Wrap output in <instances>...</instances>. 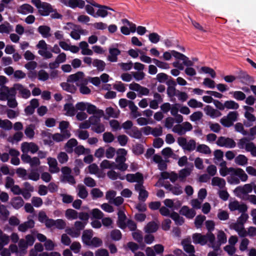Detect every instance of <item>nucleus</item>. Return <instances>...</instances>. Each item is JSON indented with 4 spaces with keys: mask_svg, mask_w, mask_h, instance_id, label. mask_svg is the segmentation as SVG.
<instances>
[{
    "mask_svg": "<svg viewBox=\"0 0 256 256\" xmlns=\"http://www.w3.org/2000/svg\"><path fill=\"white\" fill-rule=\"evenodd\" d=\"M246 151L250 152L253 157H256V146L253 142H250L246 146Z\"/></svg>",
    "mask_w": 256,
    "mask_h": 256,
    "instance_id": "338daca9",
    "label": "nucleus"
},
{
    "mask_svg": "<svg viewBox=\"0 0 256 256\" xmlns=\"http://www.w3.org/2000/svg\"><path fill=\"white\" fill-rule=\"evenodd\" d=\"M70 82H62L60 86L62 88L70 93H74L76 90V88L75 86L72 84H70Z\"/></svg>",
    "mask_w": 256,
    "mask_h": 256,
    "instance_id": "de8ad7c7",
    "label": "nucleus"
},
{
    "mask_svg": "<svg viewBox=\"0 0 256 256\" xmlns=\"http://www.w3.org/2000/svg\"><path fill=\"white\" fill-rule=\"evenodd\" d=\"M206 220V216L202 215H198L196 216L194 220V224L197 228H200L202 227V224Z\"/></svg>",
    "mask_w": 256,
    "mask_h": 256,
    "instance_id": "0e129e2a",
    "label": "nucleus"
},
{
    "mask_svg": "<svg viewBox=\"0 0 256 256\" xmlns=\"http://www.w3.org/2000/svg\"><path fill=\"white\" fill-rule=\"evenodd\" d=\"M196 152L205 154H209L211 153V150L209 146L204 144H199L196 147Z\"/></svg>",
    "mask_w": 256,
    "mask_h": 256,
    "instance_id": "49530a36",
    "label": "nucleus"
},
{
    "mask_svg": "<svg viewBox=\"0 0 256 256\" xmlns=\"http://www.w3.org/2000/svg\"><path fill=\"white\" fill-rule=\"evenodd\" d=\"M158 226L154 222H150L147 224L144 228V231L148 234L156 232L158 229Z\"/></svg>",
    "mask_w": 256,
    "mask_h": 256,
    "instance_id": "f704fd0d",
    "label": "nucleus"
},
{
    "mask_svg": "<svg viewBox=\"0 0 256 256\" xmlns=\"http://www.w3.org/2000/svg\"><path fill=\"white\" fill-rule=\"evenodd\" d=\"M85 30L80 28L78 26L75 29H74L72 31L70 32V36L73 39L75 40H78L80 38V34H84Z\"/></svg>",
    "mask_w": 256,
    "mask_h": 256,
    "instance_id": "72a5a7b5",
    "label": "nucleus"
},
{
    "mask_svg": "<svg viewBox=\"0 0 256 256\" xmlns=\"http://www.w3.org/2000/svg\"><path fill=\"white\" fill-rule=\"evenodd\" d=\"M10 204L14 208L18 209L23 206L24 201L20 196H16L11 199Z\"/></svg>",
    "mask_w": 256,
    "mask_h": 256,
    "instance_id": "473e14b6",
    "label": "nucleus"
},
{
    "mask_svg": "<svg viewBox=\"0 0 256 256\" xmlns=\"http://www.w3.org/2000/svg\"><path fill=\"white\" fill-rule=\"evenodd\" d=\"M74 152L78 155H82L84 154H88L90 153V150L89 148H85L82 145L76 146L74 148Z\"/></svg>",
    "mask_w": 256,
    "mask_h": 256,
    "instance_id": "09e8293b",
    "label": "nucleus"
},
{
    "mask_svg": "<svg viewBox=\"0 0 256 256\" xmlns=\"http://www.w3.org/2000/svg\"><path fill=\"white\" fill-rule=\"evenodd\" d=\"M98 8L99 9L96 13L97 16L104 18L108 14V10H114L112 8L104 6H100V7Z\"/></svg>",
    "mask_w": 256,
    "mask_h": 256,
    "instance_id": "4c0bfd02",
    "label": "nucleus"
},
{
    "mask_svg": "<svg viewBox=\"0 0 256 256\" xmlns=\"http://www.w3.org/2000/svg\"><path fill=\"white\" fill-rule=\"evenodd\" d=\"M216 144L220 147L228 148H232L236 146V142L232 138L223 136L218 138Z\"/></svg>",
    "mask_w": 256,
    "mask_h": 256,
    "instance_id": "9d476101",
    "label": "nucleus"
},
{
    "mask_svg": "<svg viewBox=\"0 0 256 256\" xmlns=\"http://www.w3.org/2000/svg\"><path fill=\"white\" fill-rule=\"evenodd\" d=\"M212 185L214 186H217L220 189H222L226 186V181L224 178L215 176L212 180Z\"/></svg>",
    "mask_w": 256,
    "mask_h": 256,
    "instance_id": "c9c22d12",
    "label": "nucleus"
},
{
    "mask_svg": "<svg viewBox=\"0 0 256 256\" xmlns=\"http://www.w3.org/2000/svg\"><path fill=\"white\" fill-rule=\"evenodd\" d=\"M65 216L68 220H76L78 218V212L73 209L69 208L66 210Z\"/></svg>",
    "mask_w": 256,
    "mask_h": 256,
    "instance_id": "37998d69",
    "label": "nucleus"
},
{
    "mask_svg": "<svg viewBox=\"0 0 256 256\" xmlns=\"http://www.w3.org/2000/svg\"><path fill=\"white\" fill-rule=\"evenodd\" d=\"M71 136L70 132L68 130H64L62 134L56 133L52 135V139L56 142H60L63 141L66 138H69Z\"/></svg>",
    "mask_w": 256,
    "mask_h": 256,
    "instance_id": "4be33fe9",
    "label": "nucleus"
},
{
    "mask_svg": "<svg viewBox=\"0 0 256 256\" xmlns=\"http://www.w3.org/2000/svg\"><path fill=\"white\" fill-rule=\"evenodd\" d=\"M126 178L130 182H136L138 184H142L144 181L143 176L140 172H136L134 174H128Z\"/></svg>",
    "mask_w": 256,
    "mask_h": 256,
    "instance_id": "a211bd4d",
    "label": "nucleus"
},
{
    "mask_svg": "<svg viewBox=\"0 0 256 256\" xmlns=\"http://www.w3.org/2000/svg\"><path fill=\"white\" fill-rule=\"evenodd\" d=\"M34 226V222L32 220H29L19 225L18 230L22 232L26 231L28 229L32 228Z\"/></svg>",
    "mask_w": 256,
    "mask_h": 256,
    "instance_id": "2f4dec72",
    "label": "nucleus"
},
{
    "mask_svg": "<svg viewBox=\"0 0 256 256\" xmlns=\"http://www.w3.org/2000/svg\"><path fill=\"white\" fill-rule=\"evenodd\" d=\"M177 142L184 150L192 152L196 148V142L193 139L187 140L186 138L181 137L178 138Z\"/></svg>",
    "mask_w": 256,
    "mask_h": 256,
    "instance_id": "6e6552de",
    "label": "nucleus"
},
{
    "mask_svg": "<svg viewBox=\"0 0 256 256\" xmlns=\"http://www.w3.org/2000/svg\"><path fill=\"white\" fill-rule=\"evenodd\" d=\"M204 110L206 115L213 119L218 118L222 115V114L220 111L214 108L210 105L206 106L204 108Z\"/></svg>",
    "mask_w": 256,
    "mask_h": 256,
    "instance_id": "dca6fc26",
    "label": "nucleus"
},
{
    "mask_svg": "<svg viewBox=\"0 0 256 256\" xmlns=\"http://www.w3.org/2000/svg\"><path fill=\"white\" fill-rule=\"evenodd\" d=\"M228 170L230 176H238L242 182H245L248 180V176L242 168L230 167L228 168Z\"/></svg>",
    "mask_w": 256,
    "mask_h": 256,
    "instance_id": "ddd939ff",
    "label": "nucleus"
},
{
    "mask_svg": "<svg viewBox=\"0 0 256 256\" xmlns=\"http://www.w3.org/2000/svg\"><path fill=\"white\" fill-rule=\"evenodd\" d=\"M65 231L68 234H69L72 238H78L80 234V232L74 228H67L66 229Z\"/></svg>",
    "mask_w": 256,
    "mask_h": 256,
    "instance_id": "680f3d73",
    "label": "nucleus"
},
{
    "mask_svg": "<svg viewBox=\"0 0 256 256\" xmlns=\"http://www.w3.org/2000/svg\"><path fill=\"white\" fill-rule=\"evenodd\" d=\"M126 133L131 137L140 138L142 136V133L136 126L132 127L130 130L126 131Z\"/></svg>",
    "mask_w": 256,
    "mask_h": 256,
    "instance_id": "a18cd8bd",
    "label": "nucleus"
},
{
    "mask_svg": "<svg viewBox=\"0 0 256 256\" xmlns=\"http://www.w3.org/2000/svg\"><path fill=\"white\" fill-rule=\"evenodd\" d=\"M78 142L75 138L69 140L64 145V149L68 153H72L74 152V148L76 146Z\"/></svg>",
    "mask_w": 256,
    "mask_h": 256,
    "instance_id": "cd10ccee",
    "label": "nucleus"
},
{
    "mask_svg": "<svg viewBox=\"0 0 256 256\" xmlns=\"http://www.w3.org/2000/svg\"><path fill=\"white\" fill-rule=\"evenodd\" d=\"M253 190V188L250 184H245L243 186H238L234 190V195L240 199L246 201L250 196L249 194Z\"/></svg>",
    "mask_w": 256,
    "mask_h": 256,
    "instance_id": "7ed1b4c3",
    "label": "nucleus"
},
{
    "mask_svg": "<svg viewBox=\"0 0 256 256\" xmlns=\"http://www.w3.org/2000/svg\"><path fill=\"white\" fill-rule=\"evenodd\" d=\"M93 66L98 70L103 71L106 66V63L102 60L95 59L93 60Z\"/></svg>",
    "mask_w": 256,
    "mask_h": 256,
    "instance_id": "4d7b16f0",
    "label": "nucleus"
},
{
    "mask_svg": "<svg viewBox=\"0 0 256 256\" xmlns=\"http://www.w3.org/2000/svg\"><path fill=\"white\" fill-rule=\"evenodd\" d=\"M36 126L34 124H30L26 126L24 130V134L26 136L30 139H32L35 134L34 130Z\"/></svg>",
    "mask_w": 256,
    "mask_h": 256,
    "instance_id": "ea45409f",
    "label": "nucleus"
},
{
    "mask_svg": "<svg viewBox=\"0 0 256 256\" xmlns=\"http://www.w3.org/2000/svg\"><path fill=\"white\" fill-rule=\"evenodd\" d=\"M153 161L158 164V166L160 170H164L166 168V162L164 160L162 157L158 154H155L152 157Z\"/></svg>",
    "mask_w": 256,
    "mask_h": 256,
    "instance_id": "b1692460",
    "label": "nucleus"
},
{
    "mask_svg": "<svg viewBox=\"0 0 256 256\" xmlns=\"http://www.w3.org/2000/svg\"><path fill=\"white\" fill-rule=\"evenodd\" d=\"M132 236L133 238L138 242L140 244L142 242L143 236L142 235V232L140 230H136L132 233Z\"/></svg>",
    "mask_w": 256,
    "mask_h": 256,
    "instance_id": "e2e57ef3",
    "label": "nucleus"
},
{
    "mask_svg": "<svg viewBox=\"0 0 256 256\" xmlns=\"http://www.w3.org/2000/svg\"><path fill=\"white\" fill-rule=\"evenodd\" d=\"M93 233L92 230H86L83 232L82 239L84 244L88 246L92 238Z\"/></svg>",
    "mask_w": 256,
    "mask_h": 256,
    "instance_id": "c85d7f7f",
    "label": "nucleus"
},
{
    "mask_svg": "<svg viewBox=\"0 0 256 256\" xmlns=\"http://www.w3.org/2000/svg\"><path fill=\"white\" fill-rule=\"evenodd\" d=\"M193 168L194 164L192 163L188 164L186 167L181 170L179 172L178 174H177V180L178 179L182 182H184L185 178L190 174Z\"/></svg>",
    "mask_w": 256,
    "mask_h": 256,
    "instance_id": "2eb2a0df",
    "label": "nucleus"
},
{
    "mask_svg": "<svg viewBox=\"0 0 256 256\" xmlns=\"http://www.w3.org/2000/svg\"><path fill=\"white\" fill-rule=\"evenodd\" d=\"M0 100H7L8 106L11 108H15L18 106L16 94L12 92L8 86H4V91L0 92Z\"/></svg>",
    "mask_w": 256,
    "mask_h": 256,
    "instance_id": "f03ea898",
    "label": "nucleus"
},
{
    "mask_svg": "<svg viewBox=\"0 0 256 256\" xmlns=\"http://www.w3.org/2000/svg\"><path fill=\"white\" fill-rule=\"evenodd\" d=\"M227 240L226 234L222 230L218 231L217 234V240L212 233L209 234L208 246L211 247L215 251H218L222 244L226 243Z\"/></svg>",
    "mask_w": 256,
    "mask_h": 256,
    "instance_id": "f257e3e1",
    "label": "nucleus"
},
{
    "mask_svg": "<svg viewBox=\"0 0 256 256\" xmlns=\"http://www.w3.org/2000/svg\"><path fill=\"white\" fill-rule=\"evenodd\" d=\"M67 81L70 82H76L78 86L82 84L88 83V80L84 77V74L82 72H78L69 76Z\"/></svg>",
    "mask_w": 256,
    "mask_h": 256,
    "instance_id": "1a4fd4ad",
    "label": "nucleus"
},
{
    "mask_svg": "<svg viewBox=\"0 0 256 256\" xmlns=\"http://www.w3.org/2000/svg\"><path fill=\"white\" fill-rule=\"evenodd\" d=\"M32 3L38 9L40 15L46 16L51 12L52 8L50 4L42 2L40 0H32Z\"/></svg>",
    "mask_w": 256,
    "mask_h": 256,
    "instance_id": "423d86ee",
    "label": "nucleus"
},
{
    "mask_svg": "<svg viewBox=\"0 0 256 256\" xmlns=\"http://www.w3.org/2000/svg\"><path fill=\"white\" fill-rule=\"evenodd\" d=\"M106 112L108 118L105 117V119L108 120L109 118H118L120 115V110H114L112 107H108L106 108Z\"/></svg>",
    "mask_w": 256,
    "mask_h": 256,
    "instance_id": "e433bc0d",
    "label": "nucleus"
},
{
    "mask_svg": "<svg viewBox=\"0 0 256 256\" xmlns=\"http://www.w3.org/2000/svg\"><path fill=\"white\" fill-rule=\"evenodd\" d=\"M21 150L23 154H28V152L35 154L38 150V146L32 142H24L21 144Z\"/></svg>",
    "mask_w": 256,
    "mask_h": 256,
    "instance_id": "9b49d317",
    "label": "nucleus"
},
{
    "mask_svg": "<svg viewBox=\"0 0 256 256\" xmlns=\"http://www.w3.org/2000/svg\"><path fill=\"white\" fill-rule=\"evenodd\" d=\"M115 163L108 160H104L102 162L100 166L102 169H110L114 168Z\"/></svg>",
    "mask_w": 256,
    "mask_h": 256,
    "instance_id": "052dcab7",
    "label": "nucleus"
},
{
    "mask_svg": "<svg viewBox=\"0 0 256 256\" xmlns=\"http://www.w3.org/2000/svg\"><path fill=\"white\" fill-rule=\"evenodd\" d=\"M202 112L200 111H197L192 113L190 116V120L193 122H196L200 120L202 117Z\"/></svg>",
    "mask_w": 256,
    "mask_h": 256,
    "instance_id": "774afa93",
    "label": "nucleus"
},
{
    "mask_svg": "<svg viewBox=\"0 0 256 256\" xmlns=\"http://www.w3.org/2000/svg\"><path fill=\"white\" fill-rule=\"evenodd\" d=\"M10 90L16 94V92H18L19 97L24 99H28L31 96L30 91L22 84L17 83L14 84L12 87L10 88Z\"/></svg>",
    "mask_w": 256,
    "mask_h": 256,
    "instance_id": "39448f33",
    "label": "nucleus"
},
{
    "mask_svg": "<svg viewBox=\"0 0 256 256\" xmlns=\"http://www.w3.org/2000/svg\"><path fill=\"white\" fill-rule=\"evenodd\" d=\"M88 245V246H93L94 248L100 247L102 245L103 242L101 238L98 237H94L93 238L91 242Z\"/></svg>",
    "mask_w": 256,
    "mask_h": 256,
    "instance_id": "13d9d810",
    "label": "nucleus"
},
{
    "mask_svg": "<svg viewBox=\"0 0 256 256\" xmlns=\"http://www.w3.org/2000/svg\"><path fill=\"white\" fill-rule=\"evenodd\" d=\"M64 110L65 112L64 114L68 116H73L76 114V106L70 102L66 103L64 105Z\"/></svg>",
    "mask_w": 256,
    "mask_h": 256,
    "instance_id": "393cba45",
    "label": "nucleus"
},
{
    "mask_svg": "<svg viewBox=\"0 0 256 256\" xmlns=\"http://www.w3.org/2000/svg\"><path fill=\"white\" fill-rule=\"evenodd\" d=\"M78 196L81 198L84 199L88 196V192L86 187L81 184H78L76 187Z\"/></svg>",
    "mask_w": 256,
    "mask_h": 256,
    "instance_id": "58836bf2",
    "label": "nucleus"
},
{
    "mask_svg": "<svg viewBox=\"0 0 256 256\" xmlns=\"http://www.w3.org/2000/svg\"><path fill=\"white\" fill-rule=\"evenodd\" d=\"M235 164L239 166H245L248 164V158L244 154H238L234 158Z\"/></svg>",
    "mask_w": 256,
    "mask_h": 256,
    "instance_id": "c756f323",
    "label": "nucleus"
},
{
    "mask_svg": "<svg viewBox=\"0 0 256 256\" xmlns=\"http://www.w3.org/2000/svg\"><path fill=\"white\" fill-rule=\"evenodd\" d=\"M234 98L238 101H242L246 98V95L242 91H232L230 92Z\"/></svg>",
    "mask_w": 256,
    "mask_h": 256,
    "instance_id": "79ce46f5",
    "label": "nucleus"
},
{
    "mask_svg": "<svg viewBox=\"0 0 256 256\" xmlns=\"http://www.w3.org/2000/svg\"><path fill=\"white\" fill-rule=\"evenodd\" d=\"M86 112L90 114L97 115L99 116H102L104 115V112L102 110L98 109L96 106L88 102Z\"/></svg>",
    "mask_w": 256,
    "mask_h": 256,
    "instance_id": "412c9836",
    "label": "nucleus"
},
{
    "mask_svg": "<svg viewBox=\"0 0 256 256\" xmlns=\"http://www.w3.org/2000/svg\"><path fill=\"white\" fill-rule=\"evenodd\" d=\"M161 110L164 112H167L169 110H171V114L173 116L176 115V108L175 106L171 107L170 104L169 103H164L160 106Z\"/></svg>",
    "mask_w": 256,
    "mask_h": 256,
    "instance_id": "8fccbe9b",
    "label": "nucleus"
},
{
    "mask_svg": "<svg viewBox=\"0 0 256 256\" xmlns=\"http://www.w3.org/2000/svg\"><path fill=\"white\" fill-rule=\"evenodd\" d=\"M50 28L46 26H41L38 28V32L44 38H48L50 36Z\"/></svg>",
    "mask_w": 256,
    "mask_h": 256,
    "instance_id": "603ef678",
    "label": "nucleus"
},
{
    "mask_svg": "<svg viewBox=\"0 0 256 256\" xmlns=\"http://www.w3.org/2000/svg\"><path fill=\"white\" fill-rule=\"evenodd\" d=\"M249 138H242L240 139L238 142V147L240 149L244 148L246 150V146L250 142Z\"/></svg>",
    "mask_w": 256,
    "mask_h": 256,
    "instance_id": "bf43d9fd",
    "label": "nucleus"
},
{
    "mask_svg": "<svg viewBox=\"0 0 256 256\" xmlns=\"http://www.w3.org/2000/svg\"><path fill=\"white\" fill-rule=\"evenodd\" d=\"M168 86L167 92L170 97H174L176 94V90L175 88L176 84L174 80L172 79L168 80L166 82Z\"/></svg>",
    "mask_w": 256,
    "mask_h": 256,
    "instance_id": "bb28decb",
    "label": "nucleus"
},
{
    "mask_svg": "<svg viewBox=\"0 0 256 256\" xmlns=\"http://www.w3.org/2000/svg\"><path fill=\"white\" fill-rule=\"evenodd\" d=\"M48 164L49 166V171L52 174L58 173L60 168L58 166V162L56 158L48 157L47 158Z\"/></svg>",
    "mask_w": 256,
    "mask_h": 256,
    "instance_id": "aec40b11",
    "label": "nucleus"
},
{
    "mask_svg": "<svg viewBox=\"0 0 256 256\" xmlns=\"http://www.w3.org/2000/svg\"><path fill=\"white\" fill-rule=\"evenodd\" d=\"M180 214L184 216L186 218L189 219H192L196 214V212L193 209H190L186 206H182L180 210Z\"/></svg>",
    "mask_w": 256,
    "mask_h": 256,
    "instance_id": "5701e85b",
    "label": "nucleus"
},
{
    "mask_svg": "<svg viewBox=\"0 0 256 256\" xmlns=\"http://www.w3.org/2000/svg\"><path fill=\"white\" fill-rule=\"evenodd\" d=\"M70 7L72 8L76 7L82 8L85 6V2L84 0H70Z\"/></svg>",
    "mask_w": 256,
    "mask_h": 256,
    "instance_id": "864d4df0",
    "label": "nucleus"
},
{
    "mask_svg": "<svg viewBox=\"0 0 256 256\" xmlns=\"http://www.w3.org/2000/svg\"><path fill=\"white\" fill-rule=\"evenodd\" d=\"M238 116V112H230L227 116H223L220 119V122L224 127L229 128L237 120Z\"/></svg>",
    "mask_w": 256,
    "mask_h": 256,
    "instance_id": "0eeeda50",
    "label": "nucleus"
},
{
    "mask_svg": "<svg viewBox=\"0 0 256 256\" xmlns=\"http://www.w3.org/2000/svg\"><path fill=\"white\" fill-rule=\"evenodd\" d=\"M192 128V126L190 123L186 122L182 124H177L176 132L178 134L183 135L186 132L190 131Z\"/></svg>",
    "mask_w": 256,
    "mask_h": 256,
    "instance_id": "f3484780",
    "label": "nucleus"
},
{
    "mask_svg": "<svg viewBox=\"0 0 256 256\" xmlns=\"http://www.w3.org/2000/svg\"><path fill=\"white\" fill-rule=\"evenodd\" d=\"M135 190L139 193L138 199L141 201H144L148 196V192L142 184H136L135 185Z\"/></svg>",
    "mask_w": 256,
    "mask_h": 256,
    "instance_id": "6ab92c4d",
    "label": "nucleus"
},
{
    "mask_svg": "<svg viewBox=\"0 0 256 256\" xmlns=\"http://www.w3.org/2000/svg\"><path fill=\"white\" fill-rule=\"evenodd\" d=\"M225 108L228 110H236L239 108V104L238 102L232 100H226L224 102Z\"/></svg>",
    "mask_w": 256,
    "mask_h": 256,
    "instance_id": "3c124183",
    "label": "nucleus"
},
{
    "mask_svg": "<svg viewBox=\"0 0 256 256\" xmlns=\"http://www.w3.org/2000/svg\"><path fill=\"white\" fill-rule=\"evenodd\" d=\"M18 12L20 14H26L29 13H32L34 12V8L30 4H25L22 5L18 8Z\"/></svg>",
    "mask_w": 256,
    "mask_h": 256,
    "instance_id": "7c9ffc66",
    "label": "nucleus"
},
{
    "mask_svg": "<svg viewBox=\"0 0 256 256\" xmlns=\"http://www.w3.org/2000/svg\"><path fill=\"white\" fill-rule=\"evenodd\" d=\"M209 234H210V233L208 232L206 235L200 233L194 234L192 236V242L194 244L204 246L208 242H209Z\"/></svg>",
    "mask_w": 256,
    "mask_h": 256,
    "instance_id": "f8f14e48",
    "label": "nucleus"
},
{
    "mask_svg": "<svg viewBox=\"0 0 256 256\" xmlns=\"http://www.w3.org/2000/svg\"><path fill=\"white\" fill-rule=\"evenodd\" d=\"M12 124L10 121L8 120H2L0 118V128L6 130L12 129Z\"/></svg>",
    "mask_w": 256,
    "mask_h": 256,
    "instance_id": "6e6d98bb",
    "label": "nucleus"
},
{
    "mask_svg": "<svg viewBox=\"0 0 256 256\" xmlns=\"http://www.w3.org/2000/svg\"><path fill=\"white\" fill-rule=\"evenodd\" d=\"M76 136L80 140H85L88 138L89 133L87 130L78 129L76 132Z\"/></svg>",
    "mask_w": 256,
    "mask_h": 256,
    "instance_id": "5fc2aeb1",
    "label": "nucleus"
},
{
    "mask_svg": "<svg viewBox=\"0 0 256 256\" xmlns=\"http://www.w3.org/2000/svg\"><path fill=\"white\" fill-rule=\"evenodd\" d=\"M12 30V26L8 22H5L0 25V33L8 34Z\"/></svg>",
    "mask_w": 256,
    "mask_h": 256,
    "instance_id": "c03bdc74",
    "label": "nucleus"
},
{
    "mask_svg": "<svg viewBox=\"0 0 256 256\" xmlns=\"http://www.w3.org/2000/svg\"><path fill=\"white\" fill-rule=\"evenodd\" d=\"M22 161L26 164H28L31 167H36L40 164L38 158L36 156L31 157L28 154H22L21 156Z\"/></svg>",
    "mask_w": 256,
    "mask_h": 256,
    "instance_id": "4468645a",
    "label": "nucleus"
},
{
    "mask_svg": "<svg viewBox=\"0 0 256 256\" xmlns=\"http://www.w3.org/2000/svg\"><path fill=\"white\" fill-rule=\"evenodd\" d=\"M120 54V51L116 48H110L109 49V55L108 56V60L110 62H116L118 56Z\"/></svg>",
    "mask_w": 256,
    "mask_h": 256,
    "instance_id": "a878e982",
    "label": "nucleus"
},
{
    "mask_svg": "<svg viewBox=\"0 0 256 256\" xmlns=\"http://www.w3.org/2000/svg\"><path fill=\"white\" fill-rule=\"evenodd\" d=\"M126 216L122 210L118 212V225L121 228H124L126 227Z\"/></svg>",
    "mask_w": 256,
    "mask_h": 256,
    "instance_id": "a19ab883",
    "label": "nucleus"
},
{
    "mask_svg": "<svg viewBox=\"0 0 256 256\" xmlns=\"http://www.w3.org/2000/svg\"><path fill=\"white\" fill-rule=\"evenodd\" d=\"M103 140L106 143H110L114 140V134L110 132H106L103 134Z\"/></svg>",
    "mask_w": 256,
    "mask_h": 256,
    "instance_id": "69168bd1",
    "label": "nucleus"
},
{
    "mask_svg": "<svg viewBox=\"0 0 256 256\" xmlns=\"http://www.w3.org/2000/svg\"><path fill=\"white\" fill-rule=\"evenodd\" d=\"M194 62L184 54L177 51V76L180 74L179 70H184L186 66H193Z\"/></svg>",
    "mask_w": 256,
    "mask_h": 256,
    "instance_id": "20e7f679",
    "label": "nucleus"
}]
</instances>
